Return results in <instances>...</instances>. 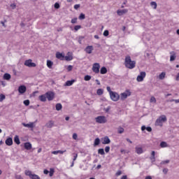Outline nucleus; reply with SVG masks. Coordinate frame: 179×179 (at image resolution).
I'll list each match as a JSON object with an SVG mask.
<instances>
[{
	"label": "nucleus",
	"mask_w": 179,
	"mask_h": 179,
	"mask_svg": "<svg viewBox=\"0 0 179 179\" xmlns=\"http://www.w3.org/2000/svg\"><path fill=\"white\" fill-rule=\"evenodd\" d=\"M124 66L128 69H134L136 66V62L131 59V56L127 55L124 59Z\"/></svg>",
	"instance_id": "1"
},
{
	"label": "nucleus",
	"mask_w": 179,
	"mask_h": 179,
	"mask_svg": "<svg viewBox=\"0 0 179 179\" xmlns=\"http://www.w3.org/2000/svg\"><path fill=\"white\" fill-rule=\"evenodd\" d=\"M167 122V117H166L165 115H162L159 117L157 120V126L162 127L163 123H165Z\"/></svg>",
	"instance_id": "2"
},
{
	"label": "nucleus",
	"mask_w": 179,
	"mask_h": 179,
	"mask_svg": "<svg viewBox=\"0 0 179 179\" xmlns=\"http://www.w3.org/2000/svg\"><path fill=\"white\" fill-rule=\"evenodd\" d=\"M25 176H27L29 177L30 179H41L40 176L38 175L33 174L31 171L26 170L24 171Z\"/></svg>",
	"instance_id": "3"
},
{
	"label": "nucleus",
	"mask_w": 179,
	"mask_h": 179,
	"mask_svg": "<svg viewBox=\"0 0 179 179\" xmlns=\"http://www.w3.org/2000/svg\"><path fill=\"white\" fill-rule=\"evenodd\" d=\"M95 121L98 124H106L107 118L105 116H98L95 118Z\"/></svg>",
	"instance_id": "4"
},
{
	"label": "nucleus",
	"mask_w": 179,
	"mask_h": 179,
	"mask_svg": "<svg viewBox=\"0 0 179 179\" xmlns=\"http://www.w3.org/2000/svg\"><path fill=\"white\" fill-rule=\"evenodd\" d=\"M110 96L113 101H118L120 100V94L117 92H110Z\"/></svg>",
	"instance_id": "5"
},
{
	"label": "nucleus",
	"mask_w": 179,
	"mask_h": 179,
	"mask_svg": "<svg viewBox=\"0 0 179 179\" xmlns=\"http://www.w3.org/2000/svg\"><path fill=\"white\" fill-rule=\"evenodd\" d=\"M25 66H28L29 68H36V63H33V60L31 59L26 60L24 62Z\"/></svg>",
	"instance_id": "6"
},
{
	"label": "nucleus",
	"mask_w": 179,
	"mask_h": 179,
	"mask_svg": "<svg viewBox=\"0 0 179 179\" xmlns=\"http://www.w3.org/2000/svg\"><path fill=\"white\" fill-rule=\"evenodd\" d=\"M129 96H131V91H129V90H127L124 92L120 94V99L121 100H125V99L129 97Z\"/></svg>",
	"instance_id": "7"
},
{
	"label": "nucleus",
	"mask_w": 179,
	"mask_h": 179,
	"mask_svg": "<svg viewBox=\"0 0 179 179\" xmlns=\"http://www.w3.org/2000/svg\"><path fill=\"white\" fill-rule=\"evenodd\" d=\"M45 94L46 95V99H48V101H52L55 97V94L53 92H48Z\"/></svg>",
	"instance_id": "8"
},
{
	"label": "nucleus",
	"mask_w": 179,
	"mask_h": 179,
	"mask_svg": "<svg viewBox=\"0 0 179 179\" xmlns=\"http://www.w3.org/2000/svg\"><path fill=\"white\" fill-rule=\"evenodd\" d=\"M145 78H146V72L141 71L140 75L137 76L136 80L137 82H143V79H145Z\"/></svg>",
	"instance_id": "9"
},
{
	"label": "nucleus",
	"mask_w": 179,
	"mask_h": 179,
	"mask_svg": "<svg viewBox=\"0 0 179 179\" xmlns=\"http://www.w3.org/2000/svg\"><path fill=\"white\" fill-rule=\"evenodd\" d=\"M92 71L94 73H99L100 72V64L94 63L92 66Z\"/></svg>",
	"instance_id": "10"
},
{
	"label": "nucleus",
	"mask_w": 179,
	"mask_h": 179,
	"mask_svg": "<svg viewBox=\"0 0 179 179\" xmlns=\"http://www.w3.org/2000/svg\"><path fill=\"white\" fill-rule=\"evenodd\" d=\"M26 90H27V88L24 85H20L18 87V92L20 94H24V93H26Z\"/></svg>",
	"instance_id": "11"
},
{
	"label": "nucleus",
	"mask_w": 179,
	"mask_h": 179,
	"mask_svg": "<svg viewBox=\"0 0 179 179\" xmlns=\"http://www.w3.org/2000/svg\"><path fill=\"white\" fill-rule=\"evenodd\" d=\"M56 58H57V59H60V61H64V59H65V55L57 52L56 53Z\"/></svg>",
	"instance_id": "12"
},
{
	"label": "nucleus",
	"mask_w": 179,
	"mask_h": 179,
	"mask_svg": "<svg viewBox=\"0 0 179 179\" xmlns=\"http://www.w3.org/2000/svg\"><path fill=\"white\" fill-rule=\"evenodd\" d=\"M109 143H111V140H110L108 136H105L102 138V145H108Z\"/></svg>",
	"instance_id": "13"
},
{
	"label": "nucleus",
	"mask_w": 179,
	"mask_h": 179,
	"mask_svg": "<svg viewBox=\"0 0 179 179\" xmlns=\"http://www.w3.org/2000/svg\"><path fill=\"white\" fill-rule=\"evenodd\" d=\"M93 45H88L85 48V51L87 54H92L93 52Z\"/></svg>",
	"instance_id": "14"
},
{
	"label": "nucleus",
	"mask_w": 179,
	"mask_h": 179,
	"mask_svg": "<svg viewBox=\"0 0 179 179\" xmlns=\"http://www.w3.org/2000/svg\"><path fill=\"white\" fill-rule=\"evenodd\" d=\"M64 59L66 61H72V59H73V56L72 55V53H71V52H69L67 53V55L64 56Z\"/></svg>",
	"instance_id": "15"
},
{
	"label": "nucleus",
	"mask_w": 179,
	"mask_h": 179,
	"mask_svg": "<svg viewBox=\"0 0 179 179\" xmlns=\"http://www.w3.org/2000/svg\"><path fill=\"white\" fill-rule=\"evenodd\" d=\"M125 13H128V9L117 10V14L118 15V16H122V15H125Z\"/></svg>",
	"instance_id": "16"
},
{
	"label": "nucleus",
	"mask_w": 179,
	"mask_h": 179,
	"mask_svg": "<svg viewBox=\"0 0 179 179\" xmlns=\"http://www.w3.org/2000/svg\"><path fill=\"white\" fill-rule=\"evenodd\" d=\"M5 143L7 146H12V145H13V140L12 138L9 137L6 140Z\"/></svg>",
	"instance_id": "17"
},
{
	"label": "nucleus",
	"mask_w": 179,
	"mask_h": 179,
	"mask_svg": "<svg viewBox=\"0 0 179 179\" xmlns=\"http://www.w3.org/2000/svg\"><path fill=\"white\" fill-rule=\"evenodd\" d=\"M24 148L26 150H31L32 145L29 142H27L24 143Z\"/></svg>",
	"instance_id": "18"
},
{
	"label": "nucleus",
	"mask_w": 179,
	"mask_h": 179,
	"mask_svg": "<svg viewBox=\"0 0 179 179\" xmlns=\"http://www.w3.org/2000/svg\"><path fill=\"white\" fill-rule=\"evenodd\" d=\"M54 127V121L50 120L45 124L46 128H52Z\"/></svg>",
	"instance_id": "19"
},
{
	"label": "nucleus",
	"mask_w": 179,
	"mask_h": 179,
	"mask_svg": "<svg viewBox=\"0 0 179 179\" xmlns=\"http://www.w3.org/2000/svg\"><path fill=\"white\" fill-rule=\"evenodd\" d=\"M40 101L45 102L47 101V96L45 94L38 96Z\"/></svg>",
	"instance_id": "20"
},
{
	"label": "nucleus",
	"mask_w": 179,
	"mask_h": 179,
	"mask_svg": "<svg viewBox=\"0 0 179 179\" xmlns=\"http://www.w3.org/2000/svg\"><path fill=\"white\" fill-rule=\"evenodd\" d=\"M22 125L25 127L26 128H34V123L31 122L29 124L23 123Z\"/></svg>",
	"instance_id": "21"
},
{
	"label": "nucleus",
	"mask_w": 179,
	"mask_h": 179,
	"mask_svg": "<svg viewBox=\"0 0 179 179\" xmlns=\"http://www.w3.org/2000/svg\"><path fill=\"white\" fill-rule=\"evenodd\" d=\"M136 152L137 155H142V153H143V149H142V148L136 147Z\"/></svg>",
	"instance_id": "22"
},
{
	"label": "nucleus",
	"mask_w": 179,
	"mask_h": 179,
	"mask_svg": "<svg viewBox=\"0 0 179 179\" xmlns=\"http://www.w3.org/2000/svg\"><path fill=\"white\" fill-rule=\"evenodd\" d=\"M52 65H54V62H52L51 60H47V66L49 68V69H52Z\"/></svg>",
	"instance_id": "23"
},
{
	"label": "nucleus",
	"mask_w": 179,
	"mask_h": 179,
	"mask_svg": "<svg viewBox=\"0 0 179 179\" xmlns=\"http://www.w3.org/2000/svg\"><path fill=\"white\" fill-rule=\"evenodd\" d=\"M66 152V150L62 151V150H57V151H52V155H58L59 153L60 155H64Z\"/></svg>",
	"instance_id": "24"
},
{
	"label": "nucleus",
	"mask_w": 179,
	"mask_h": 179,
	"mask_svg": "<svg viewBox=\"0 0 179 179\" xmlns=\"http://www.w3.org/2000/svg\"><path fill=\"white\" fill-rule=\"evenodd\" d=\"M100 73L101 75H106V73H107V68L104 66L101 67L100 70Z\"/></svg>",
	"instance_id": "25"
},
{
	"label": "nucleus",
	"mask_w": 179,
	"mask_h": 179,
	"mask_svg": "<svg viewBox=\"0 0 179 179\" xmlns=\"http://www.w3.org/2000/svg\"><path fill=\"white\" fill-rule=\"evenodd\" d=\"M145 129H146V131H148V132H152V127H146L145 126H142L141 131H145Z\"/></svg>",
	"instance_id": "26"
},
{
	"label": "nucleus",
	"mask_w": 179,
	"mask_h": 179,
	"mask_svg": "<svg viewBox=\"0 0 179 179\" xmlns=\"http://www.w3.org/2000/svg\"><path fill=\"white\" fill-rule=\"evenodd\" d=\"M171 57H170V61L173 62L176 60V53L174 52H171Z\"/></svg>",
	"instance_id": "27"
},
{
	"label": "nucleus",
	"mask_w": 179,
	"mask_h": 179,
	"mask_svg": "<svg viewBox=\"0 0 179 179\" xmlns=\"http://www.w3.org/2000/svg\"><path fill=\"white\" fill-rule=\"evenodd\" d=\"M75 83V80H67L66 82V86H72Z\"/></svg>",
	"instance_id": "28"
},
{
	"label": "nucleus",
	"mask_w": 179,
	"mask_h": 179,
	"mask_svg": "<svg viewBox=\"0 0 179 179\" xmlns=\"http://www.w3.org/2000/svg\"><path fill=\"white\" fill-rule=\"evenodd\" d=\"M165 78H166V72H162L159 76V79L161 80H164Z\"/></svg>",
	"instance_id": "29"
},
{
	"label": "nucleus",
	"mask_w": 179,
	"mask_h": 179,
	"mask_svg": "<svg viewBox=\"0 0 179 179\" xmlns=\"http://www.w3.org/2000/svg\"><path fill=\"white\" fill-rule=\"evenodd\" d=\"M14 142L16 145H19L20 143V139L19 138V136H15L14 137Z\"/></svg>",
	"instance_id": "30"
},
{
	"label": "nucleus",
	"mask_w": 179,
	"mask_h": 179,
	"mask_svg": "<svg viewBox=\"0 0 179 179\" xmlns=\"http://www.w3.org/2000/svg\"><path fill=\"white\" fill-rule=\"evenodd\" d=\"M10 78H11L10 74H9V73H5V74L3 75V79H4L5 80H10Z\"/></svg>",
	"instance_id": "31"
},
{
	"label": "nucleus",
	"mask_w": 179,
	"mask_h": 179,
	"mask_svg": "<svg viewBox=\"0 0 179 179\" xmlns=\"http://www.w3.org/2000/svg\"><path fill=\"white\" fill-rule=\"evenodd\" d=\"M99 145H100V138H96L94 140V146H99Z\"/></svg>",
	"instance_id": "32"
},
{
	"label": "nucleus",
	"mask_w": 179,
	"mask_h": 179,
	"mask_svg": "<svg viewBox=\"0 0 179 179\" xmlns=\"http://www.w3.org/2000/svg\"><path fill=\"white\" fill-rule=\"evenodd\" d=\"M104 93V90L103 89H98L96 91V94L98 96H101Z\"/></svg>",
	"instance_id": "33"
},
{
	"label": "nucleus",
	"mask_w": 179,
	"mask_h": 179,
	"mask_svg": "<svg viewBox=\"0 0 179 179\" xmlns=\"http://www.w3.org/2000/svg\"><path fill=\"white\" fill-rule=\"evenodd\" d=\"M56 110H57V111H59V110H62V104L57 103L56 104Z\"/></svg>",
	"instance_id": "34"
},
{
	"label": "nucleus",
	"mask_w": 179,
	"mask_h": 179,
	"mask_svg": "<svg viewBox=\"0 0 179 179\" xmlns=\"http://www.w3.org/2000/svg\"><path fill=\"white\" fill-rule=\"evenodd\" d=\"M160 147H161L162 148H167V143H166V142H164V141L161 142V143H160Z\"/></svg>",
	"instance_id": "35"
},
{
	"label": "nucleus",
	"mask_w": 179,
	"mask_h": 179,
	"mask_svg": "<svg viewBox=\"0 0 179 179\" xmlns=\"http://www.w3.org/2000/svg\"><path fill=\"white\" fill-rule=\"evenodd\" d=\"M99 155H104L106 153L104 152V149L100 148L98 150Z\"/></svg>",
	"instance_id": "36"
},
{
	"label": "nucleus",
	"mask_w": 179,
	"mask_h": 179,
	"mask_svg": "<svg viewBox=\"0 0 179 179\" xmlns=\"http://www.w3.org/2000/svg\"><path fill=\"white\" fill-rule=\"evenodd\" d=\"M150 5H151L152 8H153V9H156V8H157V3H156V2H155V1H152L150 3Z\"/></svg>",
	"instance_id": "37"
},
{
	"label": "nucleus",
	"mask_w": 179,
	"mask_h": 179,
	"mask_svg": "<svg viewBox=\"0 0 179 179\" xmlns=\"http://www.w3.org/2000/svg\"><path fill=\"white\" fill-rule=\"evenodd\" d=\"M90 79H92V76L87 75L84 77V80H85L86 82L90 80Z\"/></svg>",
	"instance_id": "38"
},
{
	"label": "nucleus",
	"mask_w": 179,
	"mask_h": 179,
	"mask_svg": "<svg viewBox=\"0 0 179 179\" xmlns=\"http://www.w3.org/2000/svg\"><path fill=\"white\" fill-rule=\"evenodd\" d=\"M85 15L83 13H80V16L78 17V19H80V20H83L84 19H85Z\"/></svg>",
	"instance_id": "39"
},
{
	"label": "nucleus",
	"mask_w": 179,
	"mask_h": 179,
	"mask_svg": "<svg viewBox=\"0 0 179 179\" xmlns=\"http://www.w3.org/2000/svg\"><path fill=\"white\" fill-rule=\"evenodd\" d=\"M155 151H152L151 153V157H150V159L152 160V162H155Z\"/></svg>",
	"instance_id": "40"
},
{
	"label": "nucleus",
	"mask_w": 179,
	"mask_h": 179,
	"mask_svg": "<svg viewBox=\"0 0 179 179\" xmlns=\"http://www.w3.org/2000/svg\"><path fill=\"white\" fill-rule=\"evenodd\" d=\"M80 29H82V26H80V25H76V26L74 27V30H75L76 31H78V30H80Z\"/></svg>",
	"instance_id": "41"
},
{
	"label": "nucleus",
	"mask_w": 179,
	"mask_h": 179,
	"mask_svg": "<svg viewBox=\"0 0 179 179\" xmlns=\"http://www.w3.org/2000/svg\"><path fill=\"white\" fill-rule=\"evenodd\" d=\"M118 134H123L124 133V128L122 127H119L117 129Z\"/></svg>",
	"instance_id": "42"
},
{
	"label": "nucleus",
	"mask_w": 179,
	"mask_h": 179,
	"mask_svg": "<svg viewBox=\"0 0 179 179\" xmlns=\"http://www.w3.org/2000/svg\"><path fill=\"white\" fill-rule=\"evenodd\" d=\"M24 106H29L30 105V100H29V99H27V100H25V101H24Z\"/></svg>",
	"instance_id": "43"
},
{
	"label": "nucleus",
	"mask_w": 179,
	"mask_h": 179,
	"mask_svg": "<svg viewBox=\"0 0 179 179\" xmlns=\"http://www.w3.org/2000/svg\"><path fill=\"white\" fill-rule=\"evenodd\" d=\"M71 23H72L73 24H75V23H78V18H77V17L73 18V19L71 20Z\"/></svg>",
	"instance_id": "44"
},
{
	"label": "nucleus",
	"mask_w": 179,
	"mask_h": 179,
	"mask_svg": "<svg viewBox=\"0 0 179 179\" xmlns=\"http://www.w3.org/2000/svg\"><path fill=\"white\" fill-rule=\"evenodd\" d=\"M6 96L3 94H0V101H3L5 100Z\"/></svg>",
	"instance_id": "45"
},
{
	"label": "nucleus",
	"mask_w": 179,
	"mask_h": 179,
	"mask_svg": "<svg viewBox=\"0 0 179 179\" xmlns=\"http://www.w3.org/2000/svg\"><path fill=\"white\" fill-rule=\"evenodd\" d=\"M49 176L50 177H52V176H54V169H50V171L49 172Z\"/></svg>",
	"instance_id": "46"
},
{
	"label": "nucleus",
	"mask_w": 179,
	"mask_h": 179,
	"mask_svg": "<svg viewBox=\"0 0 179 179\" xmlns=\"http://www.w3.org/2000/svg\"><path fill=\"white\" fill-rule=\"evenodd\" d=\"M120 152L122 153V155H125V153H129V151H127L124 149H121Z\"/></svg>",
	"instance_id": "47"
},
{
	"label": "nucleus",
	"mask_w": 179,
	"mask_h": 179,
	"mask_svg": "<svg viewBox=\"0 0 179 179\" xmlns=\"http://www.w3.org/2000/svg\"><path fill=\"white\" fill-rule=\"evenodd\" d=\"M73 162H75L78 159V154L77 153H73Z\"/></svg>",
	"instance_id": "48"
},
{
	"label": "nucleus",
	"mask_w": 179,
	"mask_h": 179,
	"mask_svg": "<svg viewBox=\"0 0 179 179\" xmlns=\"http://www.w3.org/2000/svg\"><path fill=\"white\" fill-rule=\"evenodd\" d=\"M72 69H73V66L72 65L68 66V67H67V71H68L69 72H71V71H72Z\"/></svg>",
	"instance_id": "49"
},
{
	"label": "nucleus",
	"mask_w": 179,
	"mask_h": 179,
	"mask_svg": "<svg viewBox=\"0 0 179 179\" xmlns=\"http://www.w3.org/2000/svg\"><path fill=\"white\" fill-rule=\"evenodd\" d=\"M121 174H122V171H117L115 173L116 177H119V176H121Z\"/></svg>",
	"instance_id": "50"
},
{
	"label": "nucleus",
	"mask_w": 179,
	"mask_h": 179,
	"mask_svg": "<svg viewBox=\"0 0 179 179\" xmlns=\"http://www.w3.org/2000/svg\"><path fill=\"white\" fill-rule=\"evenodd\" d=\"M73 139H74L75 141L78 140V134L76 133H74L73 134Z\"/></svg>",
	"instance_id": "51"
},
{
	"label": "nucleus",
	"mask_w": 179,
	"mask_h": 179,
	"mask_svg": "<svg viewBox=\"0 0 179 179\" xmlns=\"http://www.w3.org/2000/svg\"><path fill=\"white\" fill-rule=\"evenodd\" d=\"M108 34H109L108 30H105L103 31V36H105V37H107V36H108Z\"/></svg>",
	"instance_id": "52"
},
{
	"label": "nucleus",
	"mask_w": 179,
	"mask_h": 179,
	"mask_svg": "<svg viewBox=\"0 0 179 179\" xmlns=\"http://www.w3.org/2000/svg\"><path fill=\"white\" fill-rule=\"evenodd\" d=\"M105 152L106 153H108V152H110V146H106L105 148Z\"/></svg>",
	"instance_id": "53"
},
{
	"label": "nucleus",
	"mask_w": 179,
	"mask_h": 179,
	"mask_svg": "<svg viewBox=\"0 0 179 179\" xmlns=\"http://www.w3.org/2000/svg\"><path fill=\"white\" fill-rule=\"evenodd\" d=\"M106 90L109 92V94H111V92H113V91H111V87H107Z\"/></svg>",
	"instance_id": "54"
},
{
	"label": "nucleus",
	"mask_w": 179,
	"mask_h": 179,
	"mask_svg": "<svg viewBox=\"0 0 179 179\" xmlns=\"http://www.w3.org/2000/svg\"><path fill=\"white\" fill-rule=\"evenodd\" d=\"M169 163H170V160H169V159H166L165 161H162V164H167Z\"/></svg>",
	"instance_id": "55"
},
{
	"label": "nucleus",
	"mask_w": 179,
	"mask_h": 179,
	"mask_svg": "<svg viewBox=\"0 0 179 179\" xmlns=\"http://www.w3.org/2000/svg\"><path fill=\"white\" fill-rule=\"evenodd\" d=\"M155 101V103H156V98H155L154 96H152L150 99V103H153Z\"/></svg>",
	"instance_id": "56"
},
{
	"label": "nucleus",
	"mask_w": 179,
	"mask_h": 179,
	"mask_svg": "<svg viewBox=\"0 0 179 179\" xmlns=\"http://www.w3.org/2000/svg\"><path fill=\"white\" fill-rule=\"evenodd\" d=\"M79 8H80V4H76L74 6V9H76V10L79 9Z\"/></svg>",
	"instance_id": "57"
},
{
	"label": "nucleus",
	"mask_w": 179,
	"mask_h": 179,
	"mask_svg": "<svg viewBox=\"0 0 179 179\" xmlns=\"http://www.w3.org/2000/svg\"><path fill=\"white\" fill-rule=\"evenodd\" d=\"M55 9H59V3H55Z\"/></svg>",
	"instance_id": "58"
},
{
	"label": "nucleus",
	"mask_w": 179,
	"mask_h": 179,
	"mask_svg": "<svg viewBox=\"0 0 179 179\" xmlns=\"http://www.w3.org/2000/svg\"><path fill=\"white\" fill-rule=\"evenodd\" d=\"M15 178H16V179H23V177H22L21 175H16V176H15Z\"/></svg>",
	"instance_id": "59"
},
{
	"label": "nucleus",
	"mask_w": 179,
	"mask_h": 179,
	"mask_svg": "<svg viewBox=\"0 0 179 179\" xmlns=\"http://www.w3.org/2000/svg\"><path fill=\"white\" fill-rule=\"evenodd\" d=\"M168 172H169V169H163V173H164V174H167Z\"/></svg>",
	"instance_id": "60"
},
{
	"label": "nucleus",
	"mask_w": 179,
	"mask_h": 179,
	"mask_svg": "<svg viewBox=\"0 0 179 179\" xmlns=\"http://www.w3.org/2000/svg\"><path fill=\"white\" fill-rule=\"evenodd\" d=\"M10 7L13 8V9H15L16 8V4L15 3H11L10 4Z\"/></svg>",
	"instance_id": "61"
},
{
	"label": "nucleus",
	"mask_w": 179,
	"mask_h": 179,
	"mask_svg": "<svg viewBox=\"0 0 179 179\" xmlns=\"http://www.w3.org/2000/svg\"><path fill=\"white\" fill-rule=\"evenodd\" d=\"M48 173H50V171H48V170H47V169H45V170L43 171V173H44V174H48Z\"/></svg>",
	"instance_id": "62"
},
{
	"label": "nucleus",
	"mask_w": 179,
	"mask_h": 179,
	"mask_svg": "<svg viewBox=\"0 0 179 179\" xmlns=\"http://www.w3.org/2000/svg\"><path fill=\"white\" fill-rule=\"evenodd\" d=\"M120 179H128V176H123Z\"/></svg>",
	"instance_id": "63"
},
{
	"label": "nucleus",
	"mask_w": 179,
	"mask_h": 179,
	"mask_svg": "<svg viewBox=\"0 0 179 179\" xmlns=\"http://www.w3.org/2000/svg\"><path fill=\"white\" fill-rule=\"evenodd\" d=\"M145 179H152V176H146Z\"/></svg>",
	"instance_id": "64"
}]
</instances>
